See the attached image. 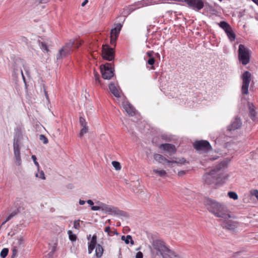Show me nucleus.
I'll return each mask as SVG.
<instances>
[{
  "instance_id": "obj_1",
  "label": "nucleus",
  "mask_w": 258,
  "mask_h": 258,
  "mask_svg": "<svg viewBox=\"0 0 258 258\" xmlns=\"http://www.w3.org/2000/svg\"><path fill=\"white\" fill-rule=\"evenodd\" d=\"M149 247L151 258H180L178 255L167 246L164 241L160 239L153 240Z\"/></svg>"
},
{
  "instance_id": "obj_2",
  "label": "nucleus",
  "mask_w": 258,
  "mask_h": 258,
  "mask_svg": "<svg viewBox=\"0 0 258 258\" xmlns=\"http://www.w3.org/2000/svg\"><path fill=\"white\" fill-rule=\"evenodd\" d=\"M225 162H221L217 165L209 172H206L203 176V179L205 183L209 185L214 184L215 185H221L224 183L228 175L221 170L225 167Z\"/></svg>"
},
{
  "instance_id": "obj_3",
  "label": "nucleus",
  "mask_w": 258,
  "mask_h": 258,
  "mask_svg": "<svg viewBox=\"0 0 258 258\" xmlns=\"http://www.w3.org/2000/svg\"><path fill=\"white\" fill-rule=\"evenodd\" d=\"M203 202L207 210L215 216L225 219H228L231 217L226 206L209 198H205Z\"/></svg>"
},
{
  "instance_id": "obj_4",
  "label": "nucleus",
  "mask_w": 258,
  "mask_h": 258,
  "mask_svg": "<svg viewBox=\"0 0 258 258\" xmlns=\"http://www.w3.org/2000/svg\"><path fill=\"white\" fill-rule=\"evenodd\" d=\"M22 67L23 68L26 74L28 75L29 71L28 68L26 66L24 60L20 58H16L12 65L13 74L12 75L14 77L17 78L19 76L21 75L23 78L24 82L25 83V78L24 76Z\"/></svg>"
},
{
  "instance_id": "obj_5",
  "label": "nucleus",
  "mask_w": 258,
  "mask_h": 258,
  "mask_svg": "<svg viewBox=\"0 0 258 258\" xmlns=\"http://www.w3.org/2000/svg\"><path fill=\"white\" fill-rule=\"evenodd\" d=\"M115 101L119 105L122 107L124 110L130 116L136 115V110L133 105L127 100V98H113Z\"/></svg>"
},
{
  "instance_id": "obj_6",
  "label": "nucleus",
  "mask_w": 258,
  "mask_h": 258,
  "mask_svg": "<svg viewBox=\"0 0 258 258\" xmlns=\"http://www.w3.org/2000/svg\"><path fill=\"white\" fill-rule=\"evenodd\" d=\"M251 51L244 45L240 44L238 46V54L239 61L243 65H246L250 62Z\"/></svg>"
},
{
  "instance_id": "obj_7",
  "label": "nucleus",
  "mask_w": 258,
  "mask_h": 258,
  "mask_svg": "<svg viewBox=\"0 0 258 258\" xmlns=\"http://www.w3.org/2000/svg\"><path fill=\"white\" fill-rule=\"evenodd\" d=\"M155 4H156L155 0H143L137 4H135L134 5L130 6L124 9L123 12V15L124 16H126L138 8L154 5Z\"/></svg>"
},
{
  "instance_id": "obj_8",
  "label": "nucleus",
  "mask_w": 258,
  "mask_h": 258,
  "mask_svg": "<svg viewBox=\"0 0 258 258\" xmlns=\"http://www.w3.org/2000/svg\"><path fill=\"white\" fill-rule=\"evenodd\" d=\"M74 44V42L72 40L66 43L56 54V59L58 60L71 54L73 51V46Z\"/></svg>"
},
{
  "instance_id": "obj_9",
  "label": "nucleus",
  "mask_w": 258,
  "mask_h": 258,
  "mask_svg": "<svg viewBox=\"0 0 258 258\" xmlns=\"http://www.w3.org/2000/svg\"><path fill=\"white\" fill-rule=\"evenodd\" d=\"M101 210L108 213L109 214L113 213L115 215L126 217L127 216L126 212L119 210L117 207L110 206L105 204L101 203Z\"/></svg>"
},
{
  "instance_id": "obj_10",
  "label": "nucleus",
  "mask_w": 258,
  "mask_h": 258,
  "mask_svg": "<svg viewBox=\"0 0 258 258\" xmlns=\"http://www.w3.org/2000/svg\"><path fill=\"white\" fill-rule=\"evenodd\" d=\"M100 71L102 77L104 79L109 80L114 75V70L110 63H106L104 65H101Z\"/></svg>"
},
{
  "instance_id": "obj_11",
  "label": "nucleus",
  "mask_w": 258,
  "mask_h": 258,
  "mask_svg": "<svg viewBox=\"0 0 258 258\" xmlns=\"http://www.w3.org/2000/svg\"><path fill=\"white\" fill-rule=\"evenodd\" d=\"M102 57L108 61H112L115 56V51L113 48L108 44L103 45L102 48Z\"/></svg>"
},
{
  "instance_id": "obj_12",
  "label": "nucleus",
  "mask_w": 258,
  "mask_h": 258,
  "mask_svg": "<svg viewBox=\"0 0 258 258\" xmlns=\"http://www.w3.org/2000/svg\"><path fill=\"white\" fill-rule=\"evenodd\" d=\"M251 74L248 71H245L242 75V85L241 92L243 95H246L248 92V87L251 81Z\"/></svg>"
},
{
  "instance_id": "obj_13",
  "label": "nucleus",
  "mask_w": 258,
  "mask_h": 258,
  "mask_svg": "<svg viewBox=\"0 0 258 258\" xmlns=\"http://www.w3.org/2000/svg\"><path fill=\"white\" fill-rule=\"evenodd\" d=\"M194 148L198 151L207 152L212 150L210 143L206 140L196 141L193 144Z\"/></svg>"
},
{
  "instance_id": "obj_14",
  "label": "nucleus",
  "mask_w": 258,
  "mask_h": 258,
  "mask_svg": "<svg viewBox=\"0 0 258 258\" xmlns=\"http://www.w3.org/2000/svg\"><path fill=\"white\" fill-rule=\"evenodd\" d=\"M122 25L121 23L114 24V28L110 32V44L115 46L116 41L118 37Z\"/></svg>"
},
{
  "instance_id": "obj_15",
  "label": "nucleus",
  "mask_w": 258,
  "mask_h": 258,
  "mask_svg": "<svg viewBox=\"0 0 258 258\" xmlns=\"http://www.w3.org/2000/svg\"><path fill=\"white\" fill-rule=\"evenodd\" d=\"M182 2L185 3L192 9L199 11L204 8L203 0H182Z\"/></svg>"
},
{
  "instance_id": "obj_16",
  "label": "nucleus",
  "mask_w": 258,
  "mask_h": 258,
  "mask_svg": "<svg viewBox=\"0 0 258 258\" xmlns=\"http://www.w3.org/2000/svg\"><path fill=\"white\" fill-rule=\"evenodd\" d=\"M159 148L161 150H163L165 152H166L169 154V155H166L168 157L169 156H172V155L175 154L177 151L175 146L169 143L162 144L160 145Z\"/></svg>"
},
{
  "instance_id": "obj_17",
  "label": "nucleus",
  "mask_w": 258,
  "mask_h": 258,
  "mask_svg": "<svg viewBox=\"0 0 258 258\" xmlns=\"http://www.w3.org/2000/svg\"><path fill=\"white\" fill-rule=\"evenodd\" d=\"M242 124L240 117L236 116L231 121V123L227 126V131L229 132L234 131L240 128Z\"/></svg>"
},
{
  "instance_id": "obj_18",
  "label": "nucleus",
  "mask_w": 258,
  "mask_h": 258,
  "mask_svg": "<svg viewBox=\"0 0 258 258\" xmlns=\"http://www.w3.org/2000/svg\"><path fill=\"white\" fill-rule=\"evenodd\" d=\"M79 122L80 125L82 126V128L80 132L79 137L80 138H82L84 135L88 132V127L87 125V123L85 119L82 116L80 117Z\"/></svg>"
},
{
  "instance_id": "obj_19",
  "label": "nucleus",
  "mask_w": 258,
  "mask_h": 258,
  "mask_svg": "<svg viewBox=\"0 0 258 258\" xmlns=\"http://www.w3.org/2000/svg\"><path fill=\"white\" fill-rule=\"evenodd\" d=\"M109 89L114 97H121L122 91L119 86L114 83H110L109 85Z\"/></svg>"
},
{
  "instance_id": "obj_20",
  "label": "nucleus",
  "mask_w": 258,
  "mask_h": 258,
  "mask_svg": "<svg viewBox=\"0 0 258 258\" xmlns=\"http://www.w3.org/2000/svg\"><path fill=\"white\" fill-rule=\"evenodd\" d=\"M223 228L229 230H233L237 227V223L232 220H225L221 224Z\"/></svg>"
},
{
  "instance_id": "obj_21",
  "label": "nucleus",
  "mask_w": 258,
  "mask_h": 258,
  "mask_svg": "<svg viewBox=\"0 0 258 258\" xmlns=\"http://www.w3.org/2000/svg\"><path fill=\"white\" fill-rule=\"evenodd\" d=\"M13 148L16 164L20 166L22 162L20 156L21 146L19 145H13Z\"/></svg>"
},
{
  "instance_id": "obj_22",
  "label": "nucleus",
  "mask_w": 258,
  "mask_h": 258,
  "mask_svg": "<svg viewBox=\"0 0 258 258\" xmlns=\"http://www.w3.org/2000/svg\"><path fill=\"white\" fill-rule=\"evenodd\" d=\"M154 159L158 162L160 163L164 164L165 163H167L168 164L169 167H172L171 164V160H168L166 158L164 157L163 155L159 154H154Z\"/></svg>"
},
{
  "instance_id": "obj_23",
  "label": "nucleus",
  "mask_w": 258,
  "mask_h": 258,
  "mask_svg": "<svg viewBox=\"0 0 258 258\" xmlns=\"http://www.w3.org/2000/svg\"><path fill=\"white\" fill-rule=\"evenodd\" d=\"M248 107L249 109V116L253 121H256L257 120L256 117L257 112L255 110V107L253 103L248 102Z\"/></svg>"
},
{
  "instance_id": "obj_24",
  "label": "nucleus",
  "mask_w": 258,
  "mask_h": 258,
  "mask_svg": "<svg viewBox=\"0 0 258 258\" xmlns=\"http://www.w3.org/2000/svg\"><path fill=\"white\" fill-rule=\"evenodd\" d=\"M104 249L103 247L100 244H97L95 249V255L97 258H100L102 256Z\"/></svg>"
},
{
  "instance_id": "obj_25",
  "label": "nucleus",
  "mask_w": 258,
  "mask_h": 258,
  "mask_svg": "<svg viewBox=\"0 0 258 258\" xmlns=\"http://www.w3.org/2000/svg\"><path fill=\"white\" fill-rule=\"evenodd\" d=\"M97 235L95 234L93 235L91 238L90 241H89L88 242V247L92 248L93 249H94L95 247H96V246L97 245Z\"/></svg>"
},
{
  "instance_id": "obj_26",
  "label": "nucleus",
  "mask_w": 258,
  "mask_h": 258,
  "mask_svg": "<svg viewBox=\"0 0 258 258\" xmlns=\"http://www.w3.org/2000/svg\"><path fill=\"white\" fill-rule=\"evenodd\" d=\"M22 138L21 133H16L14 137L13 145H21V140Z\"/></svg>"
},
{
  "instance_id": "obj_27",
  "label": "nucleus",
  "mask_w": 258,
  "mask_h": 258,
  "mask_svg": "<svg viewBox=\"0 0 258 258\" xmlns=\"http://www.w3.org/2000/svg\"><path fill=\"white\" fill-rule=\"evenodd\" d=\"M227 36H228L229 40L230 41H233L235 39L236 35L235 33L232 31V29H231L230 31H228L226 33Z\"/></svg>"
},
{
  "instance_id": "obj_28",
  "label": "nucleus",
  "mask_w": 258,
  "mask_h": 258,
  "mask_svg": "<svg viewBox=\"0 0 258 258\" xmlns=\"http://www.w3.org/2000/svg\"><path fill=\"white\" fill-rule=\"evenodd\" d=\"M68 234L69 235V239L72 242L76 241L77 239V236L76 234H74L71 230H69L68 231Z\"/></svg>"
},
{
  "instance_id": "obj_29",
  "label": "nucleus",
  "mask_w": 258,
  "mask_h": 258,
  "mask_svg": "<svg viewBox=\"0 0 258 258\" xmlns=\"http://www.w3.org/2000/svg\"><path fill=\"white\" fill-rule=\"evenodd\" d=\"M186 162V159L184 158H182L180 159L176 158L175 160H171V164L172 163H176L177 164H183Z\"/></svg>"
},
{
  "instance_id": "obj_30",
  "label": "nucleus",
  "mask_w": 258,
  "mask_h": 258,
  "mask_svg": "<svg viewBox=\"0 0 258 258\" xmlns=\"http://www.w3.org/2000/svg\"><path fill=\"white\" fill-rule=\"evenodd\" d=\"M219 26L223 30L227 29V28H229L230 25L226 22V21H221L219 23Z\"/></svg>"
},
{
  "instance_id": "obj_31",
  "label": "nucleus",
  "mask_w": 258,
  "mask_h": 258,
  "mask_svg": "<svg viewBox=\"0 0 258 258\" xmlns=\"http://www.w3.org/2000/svg\"><path fill=\"white\" fill-rule=\"evenodd\" d=\"M153 172L158 174L161 177L165 176L167 174L166 172L164 170H159L158 169H154Z\"/></svg>"
},
{
  "instance_id": "obj_32",
  "label": "nucleus",
  "mask_w": 258,
  "mask_h": 258,
  "mask_svg": "<svg viewBox=\"0 0 258 258\" xmlns=\"http://www.w3.org/2000/svg\"><path fill=\"white\" fill-rule=\"evenodd\" d=\"M19 212H20V211L18 209H15L10 214H9V215L7 217V220H10L14 216L17 215Z\"/></svg>"
},
{
  "instance_id": "obj_33",
  "label": "nucleus",
  "mask_w": 258,
  "mask_h": 258,
  "mask_svg": "<svg viewBox=\"0 0 258 258\" xmlns=\"http://www.w3.org/2000/svg\"><path fill=\"white\" fill-rule=\"evenodd\" d=\"M228 196L230 199L234 200H236L238 198L237 194L234 191H229L228 192Z\"/></svg>"
},
{
  "instance_id": "obj_34",
  "label": "nucleus",
  "mask_w": 258,
  "mask_h": 258,
  "mask_svg": "<svg viewBox=\"0 0 258 258\" xmlns=\"http://www.w3.org/2000/svg\"><path fill=\"white\" fill-rule=\"evenodd\" d=\"M9 253V249L8 248H3L0 253L2 258H5Z\"/></svg>"
},
{
  "instance_id": "obj_35",
  "label": "nucleus",
  "mask_w": 258,
  "mask_h": 258,
  "mask_svg": "<svg viewBox=\"0 0 258 258\" xmlns=\"http://www.w3.org/2000/svg\"><path fill=\"white\" fill-rule=\"evenodd\" d=\"M124 242L126 244H129L130 243L132 245H134V240L132 239V237L131 235H127V236H126V238H125V240L124 241Z\"/></svg>"
},
{
  "instance_id": "obj_36",
  "label": "nucleus",
  "mask_w": 258,
  "mask_h": 258,
  "mask_svg": "<svg viewBox=\"0 0 258 258\" xmlns=\"http://www.w3.org/2000/svg\"><path fill=\"white\" fill-rule=\"evenodd\" d=\"M112 164L116 170H119L121 169V165L119 162L113 161L112 162Z\"/></svg>"
},
{
  "instance_id": "obj_37",
  "label": "nucleus",
  "mask_w": 258,
  "mask_h": 258,
  "mask_svg": "<svg viewBox=\"0 0 258 258\" xmlns=\"http://www.w3.org/2000/svg\"><path fill=\"white\" fill-rule=\"evenodd\" d=\"M39 140L43 142V144H46L48 143V139L44 135H40L39 136Z\"/></svg>"
},
{
  "instance_id": "obj_38",
  "label": "nucleus",
  "mask_w": 258,
  "mask_h": 258,
  "mask_svg": "<svg viewBox=\"0 0 258 258\" xmlns=\"http://www.w3.org/2000/svg\"><path fill=\"white\" fill-rule=\"evenodd\" d=\"M17 246H14L12 248V254L11 255V258H15L17 255Z\"/></svg>"
},
{
  "instance_id": "obj_39",
  "label": "nucleus",
  "mask_w": 258,
  "mask_h": 258,
  "mask_svg": "<svg viewBox=\"0 0 258 258\" xmlns=\"http://www.w3.org/2000/svg\"><path fill=\"white\" fill-rule=\"evenodd\" d=\"M154 63L155 58H154V57H151V58H149V59L148 60V63L152 66V67H151V69H154L153 64H154Z\"/></svg>"
},
{
  "instance_id": "obj_40",
  "label": "nucleus",
  "mask_w": 258,
  "mask_h": 258,
  "mask_svg": "<svg viewBox=\"0 0 258 258\" xmlns=\"http://www.w3.org/2000/svg\"><path fill=\"white\" fill-rule=\"evenodd\" d=\"M80 220H75L74 222V228L76 229H79L81 225L80 224Z\"/></svg>"
},
{
  "instance_id": "obj_41",
  "label": "nucleus",
  "mask_w": 258,
  "mask_h": 258,
  "mask_svg": "<svg viewBox=\"0 0 258 258\" xmlns=\"http://www.w3.org/2000/svg\"><path fill=\"white\" fill-rule=\"evenodd\" d=\"M32 159L35 164V165L37 167L38 170H39V164L38 162L37 161V158L35 155L32 156Z\"/></svg>"
},
{
  "instance_id": "obj_42",
  "label": "nucleus",
  "mask_w": 258,
  "mask_h": 258,
  "mask_svg": "<svg viewBox=\"0 0 258 258\" xmlns=\"http://www.w3.org/2000/svg\"><path fill=\"white\" fill-rule=\"evenodd\" d=\"M24 240L23 237L21 236L18 239L17 244L19 246L23 245L24 244Z\"/></svg>"
},
{
  "instance_id": "obj_43",
  "label": "nucleus",
  "mask_w": 258,
  "mask_h": 258,
  "mask_svg": "<svg viewBox=\"0 0 258 258\" xmlns=\"http://www.w3.org/2000/svg\"><path fill=\"white\" fill-rule=\"evenodd\" d=\"M39 175H38V173H36V177H39L40 178L42 179H45V175H44V173L43 171H41L40 172H39Z\"/></svg>"
},
{
  "instance_id": "obj_44",
  "label": "nucleus",
  "mask_w": 258,
  "mask_h": 258,
  "mask_svg": "<svg viewBox=\"0 0 258 258\" xmlns=\"http://www.w3.org/2000/svg\"><path fill=\"white\" fill-rule=\"evenodd\" d=\"M94 76L96 82L99 83V75L95 70L94 71Z\"/></svg>"
},
{
  "instance_id": "obj_45",
  "label": "nucleus",
  "mask_w": 258,
  "mask_h": 258,
  "mask_svg": "<svg viewBox=\"0 0 258 258\" xmlns=\"http://www.w3.org/2000/svg\"><path fill=\"white\" fill-rule=\"evenodd\" d=\"M73 41L74 42V44L73 45V48L74 47L75 48H78L81 46V42H80V41H77L76 42L74 41Z\"/></svg>"
},
{
  "instance_id": "obj_46",
  "label": "nucleus",
  "mask_w": 258,
  "mask_h": 258,
  "mask_svg": "<svg viewBox=\"0 0 258 258\" xmlns=\"http://www.w3.org/2000/svg\"><path fill=\"white\" fill-rule=\"evenodd\" d=\"M91 210H93V211H98V210H101V203L100 204V206H92L91 207Z\"/></svg>"
},
{
  "instance_id": "obj_47",
  "label": "nucleus",
  "mask_w": 258,
  "mask_h": 258,
  "mask_svg": "<svg viewBox=\"0 0 258 258\" xmlns=\"http://www.w3.org/2000/svg\"><path fill=\"white\" fill-rule=\"evenodd\" d=\"M104 231L107 233L108 235L109 236H112V234H110L111 229L109 226H106L105 227Z\"/></svg>"
},
{
  "instance_id": "obj_48",
  "label": "nucleus",
  "mask_w": 258,
  "mask_h": 258,
  "mask_svg": "<svg viewBox=\"0 0 258 258\" xmlns=\"http://www.w3.org/2000/svg\"><path fill=\"white\" fill-rule=\"evenodd\" d=\"M41 48L44 50L48 51L47 46L46 44L44 43H41Z\"/></svg>"
},
{
  "instance_id": "obj_49",
  "label": "nucleus",
  "mask_w": 258,
  "mask_h": 258,
  "mask_svg": "<svg viewBox=\"0 0 258 258\" xmlns=\"http://www.w3.org/2000/svg\"><path fill=\"white\" fill-rule=\"evenodd\" d=\"M143 254L141 251H139L136 253V258H143Z\"/></svg>"
},
{
  "instance_id": "obj_50",
  "label": "nucleus",
  "mask_w": 258,
  "mask_h": 258,
  "mask_svg": "<svg viewBox=\"0 0 258 258\" xmlns=\"http://www.w3.org/2000/svg\"><path fill=\"white\" fill-rule=\"evenodd\" d=\"M185 173H186V171L181 170L178 172V176H182L183 175L185 174Z\"/></svg>"
},
{
  "instance_id": "obj_51",
  "label": "nucleus",
  "mask_w": 258,
  "mask_h": 258,
  "mask_svg": "<svg viewBox=\"0 0 258 258\" xmlns=\"http://www.w3.org/2000/svg\"><path fill=\"white\" fill-rule=\"evenodd\" d=\"M86 202L91 207L94 205V202L91 200H88L86 201Z\"/></svg>"
},
{
  "instance_id": "obj_52",
  "label": "nucleus",
  "mask_w": 258,
  "mask_h": 258,
  "mask_svg": "<svg viewBox=\"0 0 258 258\" xmlns=\"http://www.w3.org/2000/svg\"><path fill=\"white\" fill-rule=\"evenodd\" d=\"M153 53V51H148V52H147V55H148L150 58H151V57H153V56H152Z\"/></svg>"
},
{
  "instance_id": "obj_53",
  "label": "nucleus",
  "mask_w": 258,
  "mask_h": 258,
  "mask_svg": "<svg viewBox=\"0 0 258 258\" xmlns=\"http://www.w3.org/2000/svg\"><path fill=\"white\" fill-rule=\"evenodd\" d=\"M110 234H112V236L113 235H114H114H118V233L117 232V231L116 229H114V231H111V232H110Z\"/></svg>"
},
{
  "instance_id": "obj_54",
  "label": "nucleus",
  "mask_w": 258,
  "mask_h": 258,
  "mask_svg": "<svg viewBox=\"0 0 258 258\" xmlns=\"http://www.w3.org/2000/svg\"><path fill=\"white\" fill-rule=\"evenodd\" d=\"M253 195L255 196V197L258 200V190L255 189V190H254V194Z\"/></svg>"
},
{
  "instance_id": "obj_55",
  "label": "nucleus",
  "mask_w": 258,
  "mask_h": 258,
  "mask_svg": "<svg viewBox=\"0 0 258 258\" xmlns=\"http://www.w3.org/2000/svg\"><path fill=\"white\" fill-rule=\"evenodd\" d=\"M86 203V201H84V200H79V204L81 205H83L85 204Z\"/></svg>"
},
{
  "instance_id": "obj_56",
  "label": "nucleus",
  "mask_w": 258,
  "mask_h": 258,
  "mask_svg": "<svg viewBox=\"0 0 258 258\" xmlns=\"http://www.w3.org/2000/svg\"><path fill=\"white\" fill-rule=\"evenodd\" d=\"M37 1H38L39 3H43V4H44V3H47V2L49 1V0H37Z\"/></svg>"
},
{
  "instance_id": "obj_57",
  "label": "nucleus",
  "mask_w": 258,
  "mask_h": 258,
  "mask_svg": "<svg viewBox=\"0 0 258 258\" xmlns=\"http://www.w3.org/2000/svg\"><path fill=\"white\" fill-rule=\"evenodd\" d=\"M9 221V220H7V218H6V220L1 224V225L0 226V228Z\"/></svg>"
},
{
  "instance_id": "obj_58",
  "label": "nucleus",
  "mask_w": 258,
  "mask_h": 258,
  "mask_svg": "<svg viewBox=\"0 0 258 258\" xmlns=\"http://www.w3.org/2000/svg\"><path fill=\"white\" fill-rule=\"evenodd\" d=\"M88 2V0H85L82 3V5L81 6L82 7H84L85 6Z\"/></svg>"
},
{
  "instance_id": "obj_59",
  "label": "nucleus",
  "mask_w": 258,
  "mask_h": 258,
  "mask_svg": "<svg viewBox=\"0 0 258 258\" xmlns=\"http://www.w3.org/2000/svg\"><path fill=\"white\" fill-rule=\"evenodd\" d=\"M93 250V248L88 247V253L89 254L91 253Z\"/></svg>"
},
{
  "instance_id": "obj_60",
  "label": "nucleus",
  "mask_w": 258,
  "mask_h": 258,
  "mask_svg": "<svg viewBox=\"0 0 258 258\" xmlns=\"http://www.w3.org/2000/svg\"><path fill=\"white\" fill-rule=\"evenodd\" d=\"M231 29H232V28L230 26L229 28H227V29H225L224 31H225V32L226 33H227L228 31H230Z\"/></svg>"
},
{
  "instance_id": "obj_61",
  "label": "nucleus",
  "mask_w": 258,
  "mask_h": 258,
  "mask_svg": "<svg viewBox=\"0 0 258 258\" xmlns=\"http://www.w3.org/2000/svg\"><path fill=\"white\" fill-rule=\"evenodd\" d=\"M43 90H44V95H45V97H48V94H47V92L46 91V89L44 88H43Z\"/></svg>"
},
{
  "instance_id": "obj_62",
  "label": "nucleus",
  "mask_w": 258,
  "mask_h": 258,
  "mask_svg": "<svg viewBox=\"0 0 258 258\" xmlns=\"http://www.w3.org/2000/svg\"><path fill=\"white\" fill-rule=\"evenodd\" d=\"M125 238H126V236H125L124 235H122L121 238V240L124 241H125Z\"/></svg>"
},
{
  "instance_id": "obj_63",
  "label": "nucleus",
  "mask_w": 258,
  "mask_h": 258,
  "mask_svg": "<svg viewBox=\"0 0 258 258\" xmlns=\"http://www.w3.org/2000/svg\"><path fill=\"white\" fill-rule=\"evenodd\" d=\"M256 5L258 6V0H252Z\"/></svg>"
},
{
  "instance_id": "obj_64",
  "label": "nucleus",
  "mask_w": 258,
  "mask_h": 258,
  "mask_svg": "<svg viewBox=\"0 0 258 258\" xmlns=\"http://www.w3.org/2000/svg\"><path fill=\"white\" fill-rule=\"evenodd\" d=\"M56 249V247L55 246H53L52 248V250H51V252L52 253H53Z\"/></svg>"
}]
</instances>
